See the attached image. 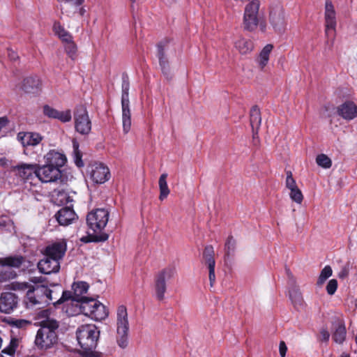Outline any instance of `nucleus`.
I'll return each instance as SVG.
<instances>
[{"instance_id": "1", "label": "nucleus", "mask_w": 357, "mask_h": 357, "mask_svg": "<svg viewBox=\"0 0 357 357\" xmlns=\"http://www.w3.org/2000/svg\"><path fill=\"white\" fill-rule=\"evenodd\" d=\"M40 320V328L38 330L34 343L40 350H47L53 347L58 341L56 333L59 323L54 310L47 309L38 314Z\"/></svg>"}, {"instance_id": "2", "label": "nucleus", "mask_w": 357, "mask_h": 357, "mask_svg": "<svg viewBox=\"0 0 357 357\" xmlns=\"http://www.w3.org/2000/svg\"><path fill=\"white\" fill-rule=\"evenodd\" d=\"M57 298L53 296V291L44 285H37L29 289L24 299V303L28 308H32L47 305L52 302L54 306L59 304L55 303Z\"/></svg>"}, {"instance_id": "3", "label": "nucleus", "mask_w": 357, "mask_h": 357, "mask_svg": "<svg viewBox=\"0 0 357 357\" xmlns=\"http://www.w3.org/2000/svg\"><path fill=\"white\" fill-rule=\"evenodd\" d=\"M259 0H252L245 6L243 21V25L245 30L253 31L259 26L262 32L266 31V23L259 12Z\"/></svg>"}, {"instance_id": "4", "label": "nucleus", "mask_w": 357, "mask_h": 357, "mask_svg": "<svg viewBox=\"0 0 357 357\" xmlns=\"http://www.w3.org/2000/svg\"><path fill=\"white\" fill-rule=\"evenodd\" d=\"M76 308L77 309L72 312L67 310L66 312L70 315H73L74 313L82 312L95 321H102L108 316V311L106 307L99 301L92 298H87L84 300L76 306Z\"/></svg>"}, {"instance_id": "5", "label": "nucleus", "mask_w": 357, "mask_h": 357, "mask_svg": "<svg viewBox=\"0 0 357 357\" xmlns=\"http://www.w3.org/2000/svg\"><path fill=\"white\" fill-rule=\"evenodd\" d=\"M99 331L93 324L82 325L77 329V340L84 351H90L95 348L99 337Z\"/></svg>"}, {"instance_id": "6", "label": "nucleus", "mask_w": 357, "mask_h": 357, "mask_svg": "<svg viewBox=\"0 0 357 357\" xmlns=\"http://www.w3.org/2000/svg\"><path fill=\"white\" fill-rule=\"evenodd\" d=\"M129 322L127 308L121 305L116 310V342L118 345L125 349L128 344Z\"/></svg>"}, {"instance_id": "7", "label": "nucleus", "mask_w": 357, "mask_h": 357, "mask_svg": "<svg viewBox=\"0 0 357 357\" xmlns=\"http://www.w3.org/2000/svg\"><path fill=\"white\" fill-rule=\"evenodd\" d=\"M130 82L127 75H123L121 84V108L123 131L125 134L129 132L131 128V112L129 100Z\"/></svg>"}, {"instance_id": "8", "label": "nucleus", "mask_w": 357, "mask_h": 357, "mask_svg": "<svg viewBox=\"0 0 357 357\" xmlns=\"http://www.w3.org/2000/svg\"><path fill=\"white\" fill-rule=\"evenodd\" d=\"M89 285L87 282L83 281L75 282L72 285L73 294L69 291H63L61 296L55 301V303H63L64 301L75 302V307L77 306L81 302L86 299L88 297L84 296L87 293Z\"/></svg>"}, {"instance_id": "9", "label": "nucleus", "mask_w": 357, "mask_h": 357, "mask_svg": "<svg viewBox=\"0 0 357 357\" xmlns=\"http://www.w3.org/2000/svg\"><path fill=\"white\" fill-rule=\"evenodd\" d=\"M176 273L175 268L172 266H168L159 271L154 280V290L155 297L158 300L162 301L165 298L167 291V280H171Z\"/></svg>"}, {"instance_id": "10", "label": "nucleus", "mask_w": 357, "mask_h": 357, "mask_svg": "<svg viewBox=\"0 0 357 357\" xmlns=\"http://www.w3.org/2000/svg\"><path fill=\"white\" fill-rule=\"evenodd\" d=\"M109 215L108 211L104 208H98L89 213L86 216L89 227L94 232H100L108 222Z\"/></svg>"}, {"instance_id": "11", "label": "nucleus", "mask_w": 357, "mask_h": 357, "mask_svg": "<svg viewBox=\"0 0 357 357\" xmlns=\"http://www.w3.org/2000/svg\"><path fill=\"white\" fill-rule=\"evenodd\" d=\"M74 119L75 128L77 132L83 135H86L91 132V121L86 107L82 105L77 107L74 114Z\"/></svg>"}, {"instance_id": "12", "label": "nucleus", "mask_w": 357, "mask_h": 357, "mask_svg": "<svg viewBox=\"0 0 357 357\" xmlns=\"http://www.w3.org/2000/svg\"><path fill=\"white\" fill-rule=\"evenodd\" d=\"M62 177L61 169L50 166L47 164L40 165L37 164V176L36 178L42 183H55Z\"/></svg>"}, {"instance_id": "13", "label": "nucleus", "mask_w": 357, "mask_h": 357, "mask_svg": "<svg viewBox=\"0 0 357 357\" xmlns=\"http://www.w3.org/2000/svg\"><path fill=\"white\" fill-rule=\"evenodd\" d=\"M15 175L22 179L24 183H32V181L37 176V164L20 162L11 167Z\"/></svg>"}, {"instance_id": "14", "label": "nucleus", "mask_w": 357, "mask_h": 357, "mask_svg": "<svg viewBox=\"0 0 357 357\" xmlns=\"http://www.w3.org/2000/svg\"><path fill=\"white\" fill-rule=\"evenodd\" d=\"M158 57L159 64L164 75H168L169 73V64L167 57V53L174 50V45L171 40H165L160 42L157 45Z\"/></svg>"}, {"instance_id": "15", "label": "nucleus", "mask_w": 357, "mask_h": 357, "mask_svg": "<svg viewBox=\"0 0 357 357\" xmlns=\"http://www.w3.org/2000/svg\"><path fill=\"white\" fill-rule=\"evenodd\" d=\"M325 34L327 37L334 36L337 25L336 13L331 1L325 3Z\"/></svg>"}, {"instance_id": "16", "label": "nucleus", "mask_w": 357, "mask_h": 357, "mask_svg": "<svg viewBox=\"0 0 357 357\" xmlns=\"http://www.w3.org/2000/svg\"><path fill=\"white\" fill-rule=\"evenodd\" d=\"M90 177L96 183H104L110 178L109 168L102 163H95L91 166Z\"/></svg>"}, {"instance_id": "17", "label": "nucleus", "mask_w": 357, "mask_h": 357, "mask_svg": "<svg viewBox=\"0 0 357 357\" xmlns=\"http://www.w3.org/2000/svg\"><path fill=\"white\" fill-rule=\"evenodd\" d=\"M269 21L275 31L282 30L286 25V20L283 7L278 4L271 8Z\"/></svg>"}, {"instance_id": "18", "label": "nucleus", "mask_w": 357, "mask_h": 357, "mask_svg": "<svg viewBox=\"0 0 357 357\" xmlns=\"http://www.w3.org/2000/svg\"><path fill=\"white\" fill-rule=\"evenodd\" d=\"M66 249V242L64 240H59L46 246L45 255L52 257L60 262L65 255Z\"/></svg>"}, {"instance_id": "19", "label": "nucleus", "mask_w": 357, "mask_h": 357, "mask_svg": "<svg viewBox=\"0 0 357 357\" xmlns=\"http://www.w3.org/2000/svg\"><path fill=\"white\" fill-rule=\"evenodd\" d=\"M339 116L347 121L357 117V104L353 100H346L337 107Z\"/></svg>"}, {"instance_id": "20", "label": "nucleus", "mask_w": 357, "mask_h": 357, "mask_svg": "<svg viewBox=\"0 0 357 357\" xmlns=\"http://www.w3.org/2000/svg\"><path fill=\"white\" fill-rule=\"evenodd\" d=\"M17 296L12 292H3L0 296V311L3 313H10L17 307Z\"/></svg>"}, {"instance_id": "21", "label": "nucleus", "mask_w": 357, "mask_h": 357, "mask_svg": "<svg viewBox=\"0 0 357 357\" xmlns=\"http://www.w3.org/2000/svg\"><path fill=\"white\" fill-rule=\"evenodd\" d=\"M17 137L24 147L36 146L44 138L40 133L36 132H20Z\"/></svg>"}, {"instance_id": "22", "label": "nucleus", "mask_w": 357, "mask_h": 357, "mask_svg": "<svg viewBox=\"0 0 357 357\" xmlns=\"http://www.w3.org/2000/svg\"><path fill=\"white\" fill-rule=\"evenodd\" d=\"M205 260V264L208 269V278L211 287H213L215 282V261L214 259V250L211 245H207L203 253Z\"/></svg>"}, {"instance_id": "23", "label": "nucleus", "mask_w": 357, "mask_h": 357, "mask_svg": "<svg viewBox=\"0 0 357 357\" xmlns=\"http://www.w3.org/2000/svg\"><path fill=\"white\" fill-rule=\"evenodd\" d=\"M44 160L45 164L57 167L59 169L65 165L67 160L63 153L54 149L50 150L44 155Z\"/></svg>"}, {"instance_id": "24", "label": "nucleus", "mask_w": 357, "mask_h": 357, "mask_svg": "<svg viewBox=\"0 0 357 357\" xmlns=\"http://www.w3.org/2000/svg\"><path fill=\"white\" fill-rule=\"evenodd\" d=\"M38 268L43 274L57 273L60 269V262L52 257L45 255V257L38 262Z\"/></svg>"}, {"instance_id": "25", "label": "nucleus", "mask_w": 357, "mask_h": 357, "mask_svg": "<svg viewBox=\"0 0 357 357\" xmlns=\"http://www.w3.org/2000/svg\"><path fill=\"white\" fill-rule=\"evenodd\" d=\"M55 217L59 225L66 226L75 220L77 215L72 208L63 207L56 213Z\"/></svg>"}, {"instance_id": "26", "label": "nucleus", "mask_w": 357, "mask_h": 357, "mask_svg": "<svg viewBox=\"0 0 357 357\" xmlns=\"http://www.w3.org/2000/svg\"><path fill=\"white\" fill-rule=\"evenodd\" d=\"M41 86V81L38 76L31 75L25 77L21 86V89L28 93H36Z\"/></svg>"}, {"instance_id": "27", "label": "nucleus", "mask_w": 357, "mask_h": 357, "mask_svg": "<svg viewBox=\"0 0 357 357\" xmlns=\"http://www.w3.org/2000/svg\"><path fill=\"white\" fill-rule=\"evenodd\" d=\"M334 331L332 334L333 340L337 344H342L347 335V330L345 327V324L342 321H338L337 322L333 324Z\"/></svg>"}, {"instance_id": "28", "label": "nucleus", "mask_w": 357, "mask_h": 357, "mask_svg": "<svg viewBox=\"0 0 357 357\" xmlns=\"http://www.w3.org/2000/svg\"><path fill=\"white\" fill-rule=\"evenodd\" d=\"M289 296L295 307H301L303 305V296L300 289L297 285L293 284L289 290Z\"/></svg>"}, {"instance_id": "29", "label": "nucleus", "mask_w": 357, "mask_h": 357, "mask_svg": "<svg viewBox=\"0 0 357 357\" xmlns=\"http://www.w3.org/2000/svg\"><path fill=\"white\" fill-rule=\"evenodd\" d=\"M24 262V258L22 256H10L4 258H0L1 266H9L12 268H19Z\"/></svg>"}, {"instance_id": "30", "label": "nucleus", "mask_w": 357, "mask_h": 357, "mask_svg": "<svg viewBox=\"0 0 357 357\" xmlns=\"http://www.w3.org/2000/svg\"><path fill=\"white\" fill-rule=\"evenodd\" d=\"M235 47L241 54H245L252 50L253 43L250 40L241 38L235 42Z\"/></svg>"}, {"instance_id": "31", "label": "nucleus", "mask_w": 357, "mask_h": 357, "mask_svg": "<svg viewBox=\"0 0 357 357\" xmlns=\"http://www.w3.org/2000/svg\"><path fill=\"white\" fill-rule=\"evenodd\" d=\"M273 48V46L271 44H268L260 52L257 62L261 69L267 65L269 61V56Z\"/></svg>"}, {"instance_id": "32", "label": "nucleus", "mask_w": 357, "mask_h": 357, "mask_svg": "<svg viewBox=\"0 0 357 357\" xmlns=\"http://www.w3.org/2000/svg\"><path fill=\"white\" fill-rule=\"evenodd\" d=\"M53 31L63 42L69 41L73 38L71 34L59 22L54 23Z\"/></svg>"}, {"instance_id": "33", "label": "nucleus", "mask_w": 357, "mask_h": 357, "mask_svg": "<svg viewBox=\"0 0 357 357\" xmlns=\"http://www.w3.org/2000/svg\"><path fill=\"white\" fill-rule=\"evenodd\" d=\"M167 174L164 173L160 175L159 178V189H160V195L159 199L162 201L167 197L169 194L170 193V190L168 188L167 182Z\"/></svg>"}, {"instance_id": "34", "label": "nucleus", "mask_w": 357, "mask_h": 357, "mask_svg": "<svg viewBox=\"0 0 357 357\" xmlns=\"http://www.w3.org/2000/svg\"><path fill=\"white\" fill-rule=\"evenodd\" d=\"M261 123V117L259 109L257 106L252 107L250 110V125L254 130H257Z\"/></svg>"}, {"instance_id": "35", "label": "nucleus", "mask_w": 357, "mask_h": 357, "mask_svg": "<svg viewBox=\"0 0 357 357\" xmlns=\"http://www.w3.org/2000/svg\"><path fill=\"white\" fill-rule=\"evenodd\" d=\"M72 142H73V156L74 162L78 167H83L84 162L82 159V154L80 150L79 149V143L76 139H73Z\"/></svg>"}, {"instance_id": "36", "label": "nucleus", "mask_w": 357, "mask_h": 357, "mask_svg": "<svg viewBox=\"0 0 357 357\" xmlns=\"http://www.w3.org/2000/svg\"><path fill=\"white\" fill-rule=\"evenodd\" d=\"M20 340L17 337H12L9 344L2 351L3 353L9 356H14L15 351L19 346Z\"/></svg>"}, {"instance_id": "37", "label": "nucleus", "mask_w": 357, "mask_h": 357, "mask_svg": "<svg viewBox=\"0 0 357 357\" xmlns=\"http://www.w3.org/2000/svg\"><path fill=\"white\" fill-rule=\"evenodd\" d=\"M333 274V270L330 266H326L321 270L320 275L318 278L317 284L318 286H321L328 278H329Z\"/></svg>"}, {"instance_id": "38", "label": "nucleus", "mask_w": 357, "mask_h": 357, "mask_svg": "<svg viewBox=\"0 0 357 357\" xmlns=\"http://www.w3.org/2000/svg\"><path fill=\"white\" fill-rule=\"evenodd\" d=\"M64 47L66 54L72 59H75L77 56V45L73 42V38L69 41H64Z\"/></svg>"}, {"instance_id": "39", "label": "nucleus", "mask_w": 357, "mask_h": 357, "mask_svg": "<svg viewBox=\"0 0 357 357\" xmlns=\"http://www.w3.org/2000/svg\"><path fill=\"white\" fill-rule=\"evenodd\" d=\"M316 162L319 166L325 169H328L332 165V161L330 158L323 153L317 156Z\"/></svg>"}, {"instance_id": "40", "label": "nucleus", "mask_w": 357, "mask_h": 357, "mask_svg": "<svg viewBox=\"0 0 357 357\" xmlns=\"http://www.w3.org/2000/svg\"><path fill=\"white\" fill-rule=\"evenodd\" d=\"M286 174H287L286 181H285L286 188L289 191L298 188V187L297 186L295 179L293 178L291 172L287 171Z\"/></svg>"}, {"instance_id": "41", "label": "nucleus", "mask_w": 357, "mask_h": 357, "mask_svg": "<svg viewBox=\"0 0 357 357\" xmlns=\"http://www.w3.org/2000/svg\"><path fill=\"white\" fill-rule=\"evenodd\" d=\"M291 199L296 204H301L303 200V195L301 190L298 188L289 192Z\"/></svg>"}, {"instance_id": "42", "label": "nucleus", "mask_w": 357, "mask_h": 357, "mask_svg": "<svg viewBox=\"0 0 357 357\" xmlns=\"http://www.w3.org/2000/svg\"><path fill=\"white\" fill-rule=\"evenodd\" d=\"M59 111L49 106V105H45L43 107V113L45 116H48L49 118L55 119H56L58 115H59Z\"/></svg>"}, {"instance_id": "43", "label": "nucleus", "mask_w": 357, "mask_h": 357, "mask_svg": "<svg viewBox=\"0 0 357 357\" xmlns=\"http://www.w3.org/2000/svg\"><path fill=\"white\" fill-rule=\"evenodd\" d=\"M56 119L59 120L62 123H67L70 121L72 119L71 111L70 109L59 111Z\"/></svg>"}, {"instance_id": "44", "label": "nucleus", "mask_w": 357, "mask_h": 357, "mask_svg": "<svg viewBox=\"0 0 357 357\" xmlns=\"http://www.w3.org/2000/svg\"><path fill=\"white\" fill-rule=\"evenodd\" d=\"M235 240L231 236H229L225 243V250L227 255H230L235 248Z\"/></svg>"}, {"instance_id": "45", "label": "nucleus", "mask_w": 357, "mask_h": 357, "mask_svg": "<svg viewBox=\"0 0 357 357\" xmlns=\"http://www.w3.org/2000/svg\"><path fill=\"white\" fill-rule=\"evenodd\" d=\"M57 195L61 204H67L73 202L71 197L64 190L59 191Z\"/></svg>"}, {"instance_id": "46", "label": "nucleus", "mask_w": 357, "mask_h": 357, "mask_svg": "<svg viewBox=\"0 0 357 357\" xmlns=\"http://www.w3.org/2000/svg\"><path fill=\"white\" fill-rule=\"evenodd\" d=\"M326 291L329 295H333L337 289V281L335 279L330 280L326 285Z\"/></svg>"}, {"instance_id": "47", "label": "nucleus", "mask_w": 357, "mask_h": 357, "mask_svg": "<svg viewBox=\"0 0 357 357\" xmlns=\"http://www.w3.org/2000/svg\"><path fill=\"white\" fill-rule=\"evenodd\" d=\"M330 338V333L326 328H321L319 333V340L327 342Z\"/></svg>"}, {"instance_id": "48", "label": "nucleus", "mask_w": 357, "mask_h": 357, "mask_svg": "<svg viewBox=\"0 0 357 357\" xmlns=\"http://www.w3.org/2000/svg\"><path fill=\"white\" fill-rule=\"evenodd\" d=\"M287 351V347L284 342L281 341L279 344V352L281 357H284Z\"/></svg>"}, {"instance_id": "49", "label": "nucleus", "mask_w": 357, "mask_h": 357, "mask_svg": "<svg viewBox=\"0 0 357 357\" xmlns=\"http://www.w3.org/2000/svg\"><path fill=\"white\" fill-rule=\"evenodd\" d=\"M82 357H103L102 355L98 352L86 351L84 354H82Z\"/></svg>"}, {"instance_id": "50", "label": "nucleus", "mask_w": 357, "mask_h": 357, "mask_svg": "<svg viewBox=\"0 0 357 357\" xmlns=\"http://www.w3.org/2000/svg\"><path fill=\"white\" fill-rule=\"evenodd\" d=\"M8 54L11 60L15 61L18 58L17 53L12 50H8Z\"/></svg>"}, {"instance_id": "51", "label": "nucleus", "mask_w": 357, "mask_h": 357, "mask_svg": "<svg viewBox=\"0 0 357 357\" xmlns=\"http://www.w3.org/2000/svg\"><path fill=\"white\" fill-rule=\"evenodd\" d=\"M8 164H9V160L6 158H5V157L0 158V167H8Z\"/></svg>"}, {"instance_id": "52", "label": "nucleus", "mask_w": 357, "mask_h": 357, "mask_svg": "<svg viewBox=\"0 0 357 357\" xmlns=\"http://www.w3.org/2000/svg\"><path fill=\"white\" fill-rule=\"evenodd\" d=\"M8 121L6 117H0V131L6 126Z\"/></svg>"}, {"instance_id": "53", "label": "nucleus", "mask_w": 357, "mask_h": 357, "mask_svg": "<svg viewBox=\"0 0 357 357\" xmlns=\"http://www.w3.org/2000/svg\"><path fill=\"white\" fill-rule=\"evenodd\" d=\"M29 322L26 320H16L15 324L17 327H23L24 326L28 324Z\"/></svg>"}, {"instance_id": "54", "label": "nucleus", "mask_w": 357, "mask_h": 357, "mask_svg": "<svg viewBox=\"0 0 357 357\" xmlns=\"http://www.w3.org/2000/svg\"><path fill=\"white\" fill-rule=\"evenodd\" d=\"M348 273H349V272H348V270L347 268H342L340 271V273H338V277L340 278H342L343 279V278H346L348 275Z\"/></svg>"}, {"instance_id": "55", "label": "nucleus", "mask_w": 357, "mask_h": 357, "mask_svg": "<svg viewBox=\"0 0 357 357\" xmlns=\"http://www.w3.org/2000/svg\"><path fill=\"white\" fill-rule=\"evenodd\" d=\"M15 286L17 289H26L28 287V285L26 283L17 284Z\"/></svg>"}, {"instance_id": "56", "label": "nucleus", "mask_w": 357, "mask_h": 357, "mask_svg": "<svg viewBox=\"0 0 357 357\" xmlns=\"http://www.w3.org/2000/svg\"><path fill=\"white\" fill-rule=\"evenodd\" d=\"M84 13H85V10H84V8H81L79 9V13H80V15H83L84 14Z\"/></svg>"}, {"instance_id": "57", "label": "nucleus", "mask_w": 357, "mask_h": 357, "mask_svg": "<svg viewBox=\"0 0 357 357\" xmlns=\"http://www.w3.org/2000/svg\"><path fill=\"white\" fill-rule=\"evenodd\" d=\"M66 302V305H68V302H70V303H73V302H71L70 300L68 301H64L63 303Z\"/></svg>"}, {"instance_id": "58", "label": "nucleus", "mask_w": 357, "mask_h": 357, "mask_svg": "<svg viewBox=\"0 0 357 357\" xmlns=\"http://www.w3.org/2000/svg\"><path fill=\"white\" fill-rule=\"evenodd\" d=\"M132 3H135L137 1V0H130Z\"/></svg>"}, {"instance_id": "59", "label": "nucleus", "mask_w": 357, "mask_h": 357, "mask_svg": "<svg viewBox=\"0 0 357 357\" xmlns=\"http://www.w3.org/2000/svg\"><path fill=\"white\" fill-rule=\"evenodd\" d=\"M107 238V236H106L102 240L105 241Z\"/></svg>"}, {"instance_id": "60", "label": "nucleus", "mask_w": 357, "mask_h": 357, "mask_svg": "<svg viewBox=\"0 0 357 357\" xmlns=\"http://www.w3.org/2000/svg\"><path fill=\"white\" fill-rule=\"evenodd\" d=\"M355 340H356V342L357 343V335L356 336Z\"/></svg>"}, {"instance_id": "61", "label": "nucleus", "mask_w": 357, "mask_h": 357, "mask_svg": "<svg viewBox=\"0 0 357 357\" xmlns=\"http://www.w3.org/2000/svg\"><path fill=\"white\" fill-rule=\"evenodd\" d=\"M0 357H4L1 354H0Z\"/></svg>"}]
</instances>
